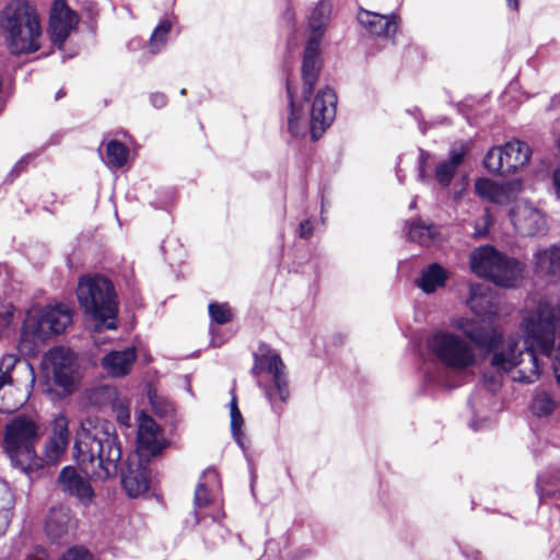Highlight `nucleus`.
Wrapping results in <instances>:
<instances>
[{"label":"nucleus","mask_w":560,"mask_h":560,"mask_svg":"<svg viewBox=\"0 0 560 560\" xmlns=\"http://www.w3.org/2000/svg\"><path fill=\"white\" fill-rule=\"evenodd\" d=\"M121 455V446L110 422L97 417H88L81 422L74 457L86 476L100 480L116 476Z\"/></svg>","instance_id":"f257e3e1"},{"label":"nucleus","mask_w":560,"mask_h":560,"mask_svg":"<svg viewBox=\"0 0 560 560\" xmlns=\"http://www.w3.org/2000/svg\"><path fill=\"white\" fill-rule=\"evenodd\" d=\"M460 330L480 349L491 352L490 364L498 372L508 374L513 382L530 384L537 381L536 358L530 350L517 352V340H503L502 334L495 328H485L474 320L460 317L454 322Z\"/></svg>","instance_id":"f03ea898"},{"label":"nucleus","mask_w":560,"mask_h":560,"mask_svg":"<svg viewBox=\"0 0 560 560\" xmlns=\"http://www.w3.org/2000/svg\"><path fill=\"white\" fill-rule=\"evenodd\" d=\"M521 329L525 339L526 347H521V340L516 336L517 352L530 350L538 368L537 380L540 374V364L535 349L542 354L550 357L555 353V362L560 365V304L549 301H539L533 307L524 310L521 320Z\"/></svg>","instance_id":"7ed1b4c3"},{"label":"nucleus","mask_w":560,"mask_h":560,"mask_svg":"<svg viewBox=\"0 0 560 560\" xmlns=\"http://www.w3.org/2000/svg\"><path fill=\"white\" fill-rule=\"evenodd\" d=\"M0 25L12 54H31L40 48L39 18L27 0H11L2 10Z\"/></svg>","instance_id":"20e7f679"},{"label":"nucleus","mask_w":560,"mask_h":560,"mask_svg":"<svg viewBox=\"0 0 560 560\" xmlns=\"http://www.w3.org/2000/svg\"><path fill=\"white\" fill-rule=\"evenodd\" d=\"M77 296L84 313L95 322V330L116 329L118 299L113 283L100 275L80 278Z\"/></svg>","instance_id":"39448f33"},{"label":"nucleus","mask_w":560,"mask_h":560,"mask_svg":"<svg viewBox=\"0 0 560 560\" xmlns=\"http://www.w3.org/2000/svg\"><path fill=\"white\" fill-rule=\"evenodd\" d=\"M72 316L71 307L62 303L30 310L21 328V351L34 352L46 340L62 334Z\"/></svg>","instance_id":"423d86ee"},{"label":"nucleus","mask_w":560,"mask_h":560,"mask_svg":"<svg viewBox=\"0 0 560 560\" xmlns=\"http://www.w3.org/2000/svg\"><path fill=\"white\" fill-rule=\"evenodd\" d=\"M252 374L257 385L264 389L272 410L279 412L290 395L284 364L279 353L267 346H261L259 353L255 354Z\"/></svg>","instance_id":"0eeeda50"},{"label":"nucleus","mask_w":560,"mask_h":560,"mask_svg":"<svg viewBox=\"0 0 560 560\" xmlns=\"http://www.w3.org/2000/svg\"><path fill=\"white\" fill-rule=\"evenodd\" d=\"M471 271L497 285L511 288L522 277L525 265L500 253L491 245H481L469 255Z\"/></svg>","instance_id":"6e6552de"},{"label":"nucleus","mask_w":560,"mask_h":560,"mask_svg":"<svg viewBox=\"0 0 560 560\" xmlns=\"http://www.w3.org/2000/svg\"><path fill=\"white\" fill-rule=\"evenodd\" d=\"M39 428L34 420L18 416L5 428L3 447L13 467L26 472L36 459Z\"/></svg>","instance_id":"1a4fd4ad"},{"label":"nucleus","mask_w":560,"mask_h":560,"mask_svg":"<svg viewBox=\"0 0 560 560\" xmlns=\"http://www.w3.org/2000/svg\"><path fill=\"white\" fill-rule=\"evenodd\" d=\"M331 4L326 0H320L312 10L308 16L310 36L305 46L302 62L303 93L305 100L312 95L314 85L319 72V44L325 33L326 25L329 22Z\"/></svg>","instance_id":"9d476101"},{"label":"nucleus","mask_w":560,"mask_h":560,"mask_svg":"<svg viewBox=\"0 0 560 560\" xmlns=\"http://www.w3.org/2000/svg\"><path fill=\"white\" fill-rule=\"evenodd\" d=\"M427 347L441 364L454 371H465L477 361L474 347L454 332L440 330L432 334L427 340Z\"/></svg>","instance_id":"9b49d317"},{"label":"nucleus","mask_w":560,"mask_h":560,"mask_svg":"<svg viewBox=\"0 0 560 560\" xmlns=\"http://www.w3.org/2000/svg\"><path fill=\"white\" fill-rule=\"evenodd\" d=\"M47 376L61 389L62 395L73 393L80 381V371L77 357L72 350L65 347H55L44 357Z\"/></svg>","instance_id":"f8f14e48"},{"label":"nucleus","mask_w":560,"mask_h":560,"mask_svg":"<svg viewBox=\"0 0 560 560\" xmlns=\"http://www.w3.org/2000/svg\"><path fill=\"white\" fill-rule=\"evenodd\" d=\"M530 154L527 143L512 140L502 147L491 148L485 156L483 164L491 173L512 174L528 163Z\"/></svg>","instance_id":"ddd939ff"},{"label":"nucleus","mask_w":560,"mask_h":560,"mask_svg":"<svg viewBox=\"0 0 560 560\" xmlns=\"http://www.w3.org/2000/svg\"><path fill=\"white\" fill-rule=\"evenodd\" d=\"M509 215L515 231L522 236L544 235L548 231L545 213L527 200L515 201Z\"/></svg>","instance_id":"4468645a"},{"label":"nucleus","mask_w":560,"mask_h":560,"mask_svg":"<svg viewBox=\"0 0 560 560\" xmlns=\"http://www.w3.org/2000/svg\"><path fill=\"white\" fill-rule=\"evenodd\" d=\"M337 96L332 89L319 90L311 110L310 129L314 141L319 139L336 116Z\"/></svg>","instance_id":"2eb2a0df"},{"label":"nucleus","mask_w":560,"mask_h":560,"mask_svg":"<svg viewBox=\"0 0 560 560\" xmlns=\"http://www.w3.org/2000/svg\"><path fill=\"white\" fill-rule=\"evenodd\" d=\"M78 23V16L65 0H55L50 9L49 34L54 44L61 47Z\"/></svg>","instance_id":"dca6fc26"},{"label":"nucleus","mask_w":560,"mask_h":560,"mask_svg":"<svg viewBox=\"0 0 560 560\" xmlns=\"http://www.w3.org/2000/svg\"><path fill=\"white\" fill-rule=\"evenodd\" d=\"M75 529L77 522L68 508L49 510L45 520V533L51 541L65 544L74 536Z\"/></svg>","instance_id":"f3484780"},{"label":"nucleus","mask_w":560,"mask_h":560,"mask_svg":"<svg viewBox=\"0 0 560 560\" xmlns=\"http://www.w3.org/2000/svg\"><path fill=\"white\" fill-rule=\"evenodd\" d=\"M138 424V450L142 455L156 456L167 446L160 427L155 421L141 412Z\"/></svg>","instance_id":"a211bd4d"},{"label":"nucleus","mask_w":560,"mask_h":560,"mask_svg":"<svg viewBox=\"0 0 560 560\" xmlns=\"http://www.w3.org/2000/svg\"><path fill=\"white\" fill-rule=\"evenodd\" d=\"M357 20L371 35L385 38H392L399 24V18L395 13L380 14L362 8L358 11Z\"/></svg>","instance_id":"6ab92c4d"},{"label":"nucleus","mask_w":560,"mask_h":560,"mask_svg":"<svg viewBox=\"0 0 560 560\" xmlns=\"http://www.w3.org/2000/svg\"><path fill=\"white\" fill-rule=\"evenodd\" d=\"M470 150L468 141L454 142L450 149L448 159L440 162L435 167V179L442 187H448L452 183L457 168L464 162L466 154Z\"/></svg>","instance_id":"aec40b11"},{"label":"nucleus","mask_w":560,"mask_h":560,"mask_svg":"<svg viewBox=\"0 0 560 560\" xmlns=\"http://www.w3.org/2000/svg\"><path fill=\"white\" fill-rule=\"evenodd\" d=\"M467 305L481 322H492L497 315L494 296L481 284L470 285Z\"/></svg>","instance_id":"412c9836"},{"label":"nucleus","mask_w":560,"mask_h":560,"mask_svg":"<svg viewBox=\"0 0 560 560\" xmlns=\"http://www.w3.org/2000/svg\"><path fill=\"white\" fill-rule=\"evenodd\" d=\"M58 483L65 493L78 498L84 504L91 502L94 495L90 482L71 466L62 468L58 477Z\"/></svg>","instance_id":"4be33fe9"},{"label":"nucleus","mask_w":560,"mask_h":560,"mask_svg":"<svg viewBox=\"0 0 560 560\" xmlns=\"http://www.w3.org/2000/svg\"><path fill=\"white\" fill-rule=\"evenodd\" d=\"M475 191L479 197L497 205H506L514 198L512 184H499L483 177L475 182Z\"/></svg>","instance_id":"5701e85b"},{"label":"nucleus","mask_w":560,"mask_h":560,"mask_svg":"<svg viewBox=\"0 0 560 560\" xmlns=\"http://www.w3.org/2000/svg\"><path fill=\"white\" fill-rule=\"evenodd\" d=\"M534 268L540 277H560V244L537 249L534 254Z\"/></svg>","instance_id":"b1692460"},{"label":"nucleus","mask_w":560,"mask_h":560,"mask_svg":"<svg viewBox=\"0 0 560 560\" xmlns=\"http://www.w3.org/2000/svg\"><path fill=\"white\" fill-rule=\"evenodd\" d=\"M137 353L133 347L112 351L102 359L103 369L112 376L119 377L128 374L136 362Z\"/></svg>","instance_id":"393cba45"},{"label":"nucleus","mask_w":560,"mask_h":560,"mask_svg":"<svg viewBox=\"0 0 560 560\" xmlns=\"http://www.w3.org/2000/svg\"><path fill=\"white\" fill-rule=\"evenodd\" d=\"M448 279V272L441 265L434 262L429 265L421 271L417 279V287L425 294L434 293L438 289L443 288Z\"/></svg>","instance_id":"a878e982"},{"label":"nucleus","mask_w":560,"mask_h":560,"mask_svg":"<svg viewBox=\"0 0 560 560\" xmlns=\"http://www.w3.org/2000/svg\"><path fill=\"white\" fill-rule=\"evenodd\" d=\"M121 482L127 494L137 498L149 489L150 471L147 467L139 465L137 469H129L124 474Z\"/></svg>","instance_id":"bb28decb"},{"label":"nucleus","mask_w":560,"mask_h":560,"mask_svg":"<svg viewBox=\"0 0 560 560\" xmlns=\"http://www.w3.org/2000/svg\"><path fill=\"white\" fill-rule=\"evenodd\" d=\"M409 240L421 246H430L439 241L440 228L433 223H427L418 218L411 221L409 231Z\"/></svg>","instance_id":"cd10ccee"},{"label":"nucleus","mask_w":560,"mask_h":560,"mask_svg":"<svg viewBox=\"0 0 560 560\" xmlns=\"http://www.w3.org/2000/svg\"><path fill=\"white\" fill-rule=\"evenodd\" d=\"M287 93L290 105L288 131L294 138L303 137L306 133L307 124L303 117L302 108H300L293 100V92L289 81L287 82Z\"/></svg>","instance_id":"c85d7f7f"},{"label":"nucleus","mask_w":560,"mask_h":560,"mask_svg":"<svg viewBox=\"0 0 560 560\" xmlns=\"http://www.w3.org/2000/svg\"><path fill=\"white\" fill-rule=\"evenodd\" d=\"M537 491L539 500L556 499L560 497V472L549 470L537 479Z\"/></svg>","instance_id":"c756f323"},{"label":"nucleus","mask_w":560,"mask_h":560,"mask_svg":"<svg viewBox=\"0 0 560 560\" xmlns=\"http://www.w3.org/2000/svg\"><path fill=\"white\" fill-rule=\"evenodd\" d=\"M557 406V401L547 390L537 388L533 394L529 409L535 417L546 418L553 413Z\"/></svg>","instance_id":"7c9ffc66"},{"label":"nucleus","mask_w":560,"mask_h":560,"mask_svg":"<svg viewBox=\"0 0 560 560\" xmlns=\"http://www.w3.org/2000/svg\"><path fill=\"white\" fill-rule=\"evenodd\" d=\"M130 151L127 145L118 140H109L106 143V154L103 159L112 168H121L128 162Z\"/></svg>","instance_id":"2f4dec72"},{"label":"nucleus","mask_w":560,"mask_h":560,"mask_svg":"<svg viewBox=\"0 0 560 560\" xmlns=\"http://www.w3.org/2000/svg\"><path fill=\"white\" fill-rule=\"evenodd\" d=\"M118 390L115 386L102 385L93 387L85 393V400L91 406L106 407L117 399Z\"/></svg>","instance_id":"473e14b6"},{"label":"nucleus","mask_w":560,"mask_h":560,"mask_svg":"<svg viewBox=\"0 0 560 560\" xmlns=\"http://www.w3.org/2000/svg\"><path fill=\"white\" fill-rule=\"evenodd\" d=\"M14 508V497L3 483L0 485V537L7 532Z\"/></svg>","instance_id":"72a5a7b5"},{"label":"nucleus","mask_w":560,"mask_h":560,"mask_svg":"<svg viewBox=\"0 0 560 560\" xmlns=\"http://www.w3.org/2000/svg\"><path fill=\"white\" fill-rule=\"evenodd\" d=\"M230 418H231V433L234 441L242 448H246V436L242 431L244 425L243 416L237 406V398L235 395L232 396L230 401Z\"/></svg>","instance_id":"f704fd0d"},{"label":"nucleus","mask_w":560,"mask_h":560,"mask_svg":"<svg viewBox=\"0 0 560 560\" xmlns=\"http://www.w3.org/2000/svg\"><path fill=\"white\" fill-rule=\"evenodd\" d=\"M171 30L172 23L168 20H162L158 24L149 40V49L151 54H158L162 50L167 43Z\"/></svg>","instance_id":"c9c22d12"},{"label":"nucleus","mask_w":560,"mask_h":560,"mask_svg":"<svg viewBox=\"0 0 560 560\" xmlns=\"http://www.w3.org/2000/svg\"><path fill=\"white\" fill-rule=\"evenodd\" d=\"M211 320L218 325H224L232 320V311L228 303L211 302L208 306Z\"/></svg>","instance_id":"e433bc0d"},{"label":"nucleus","mask_w":560,"mask_h":560,"mask_svg":"<svg viewBox=\"0 0 560 560\" xmlns=\"http://www.w3.org/2000/svg\"><path fill=\"white\" fill-rule=\"evenodd\" d=\"M19 359L13 354H5L0 360V390L12 385L11 372L16 366Z\"/></svg>","instance_id":"4c0bfd02"},{"label":"nucleus","mask_w":560,"mask_h":560,"mask_svg":"<svg viewBox=\"0 0 560 560\" xmlns=\"http://www.w3.org/2000/svg\"><path fill=\"white\" fill-rule=\"evenodd\" d=\"M69 441L65 438L50 436L45 447V456L48 462H56L66 451Z\"/></svg>","instance_id":"58836bf2"},{"label":"nucleus","mask_w":560,"mask_h":560,"mask_svg":"<svg viewBox=\"0 0 560 560\" xmlns=\"http://www.w3.org/2000/svg\"><path fill=\"white\" fill-rule=\"evenodd\" d=\"M112 409L116 415V420L124 427H130L129 401L126 397L118 393L117 399L112 405Z\"/></svg>","instance_id":"ea45409f"},{"label":"nucleus","mask_w":560,"mask_h":560,"mask_svg":"<svg viewBox=\"0 0 560 560\" xmlns=\"http://www.w3.org/2000/svg\"><path fill=\"white\" fill-rule=\"evenodd\" d=\"M12 304L2 305L0 308V339L10 336L14 331Z\"/></svg>","instance_id":"a19ab883"},{"label":"nucleus","mask_w":560,"mask_h":560,"mask_svg":"<svg viewBox=\"0 0 560 560\" xmlns=\"http://www.w3.org/2000/svg\"><path fill=\"white\" fill-rule=\"evenodd\" d=\"M52 436L65 438L69 441V421L62 413L58 415L52 421Z\"/></svg>","instance_id":"79ce46f5"},{"label":"nucleus","mask_w":560,"mask_h":560,"mask_svg":"<svg viewBox=\"0 0 560 560\" xmlns=\"http://www.w3.org/2000/svg\"><path fill=\"white\" fill-rule=\"evenodd\" d=\"M490 223H491V217H490L489 211L486 210L485 213L476 220L475 231L472 233V236L475 238L486 237L489 232Z\"/></svg>","instance_id":"37998d69"},{"label":"nucleus","mask_w":560,"mask_h":560,"mask_svg":"<svg viewBox=\"0 0 560 560\" xmlns=\"http://www.w3.org/2000/svg\"><path fill=\"white\" fill-rule=\"evenodd\" d=\"M59 560H94L89 550L83 547L70 548Z\"/></svg>","instance_id":"c03bdc74"},{"label":"nucleus","mask_w":560,"mask_h":560,"mask_svg":"<svg viewBox=\"0 0 560 560\" xmlns=\"http://www.w3.org/2000/svg\"><path fill=\"white\" fill-rule=\"evenodd\" d=\"M210 502L209 492L205 483L199 482L195 491V504L199 508L208 505Z\"/></svg>","instance_id":"a18cd8bd"},{"label":"nucleus","mask_w":560,"mask_h":560,"mask_svg":"<svg viewBox=\"0 0 560 560\" xmlns=\"http://www.w3.org/2000/svg\"><path fill=\"white\" fill-rule=\"evenodd\" d=\"M313 234V225L311 223L310 220H305L303 222L300 223V226H299V236L301 238H308L311 237Z\"/></svg>","instance_id":"49530a36"},{"label":"nucleus","mask_w":560,"mask_h":560,"mask_svg":"<svg viewBox=\"0 0 560 560\" xmlns=\"http://www.w3.org/2000/svg\"><path fill=\"white\" fill-rule=\"evenodd\" d=\"M150 101L155 108H163L167 104V98L163 93L151 94Z\"/></svg>","instance_id":"de8ad7c7"},{"label":"nucleus","mask_w":560,"mask_h":560,"mask_svg":"<svg viewBox=\"0 0 560 560\" xmlns=\"http://www.w3.org/2000/svg\"><path fill=\"white\" fill-rule=\"evenodd\" d=\"M552 186L557 198L560 200V168H557L553 172Z\"/></svg>","instance_id":"09e8293b"},{"label":"nucleus","mask_w":560,"mask_h":560,"mask_svg":"<svg viewBox=\"0 0 560 560\" xmlns=\"http://www.w3.org/2000/svg\"><path fill=\"white\" fill-rule=\"evenodd\" d=\"M419 179L420 180H424L425 178V174H424V152L421 151V155H420V167H419Z\"/></svg>","instance_id":"8fccbe9b"},{"label":"nucleus","mask_w":560,"mask_h":560,"mask_svg":"<svg viewBox=\"0 0 560 560\" xmlns=\"http://www.w3.org/2000/svg\"><path fill=\"white\" fill-rule=\"evenodd\" d=\"M508 7L514 11L518 10V0H506Z\"/></svg>","instance_id":"3c124183"},{"label":"nucleus","mask_w":560,"mask_h":560,"mask_svg":"<svg viewBox=\"0 0 560 560\" xmlns=\"http://www.w3.org/2000/svg\"><path fill=\"white\" fill-rule=\"evenodd\" d=\"M555 377H556V381L558 383V385L560 386V365L556 364L555 365Z\"/></svg>","instance_id":"603ef678"},{"label":"nucleus","mask_w":560,"mask_h":560,"mask_svg":"<svg viewBox=\"0 0 560 560\" xmlns=\"http://www.w3.org/2000/svg\"><path fill=\"white\" fill-rule=\"evenodd\" d=\"M24 163H25V160H24V159H22L21 161H19V162L15 164V166H14V168H13V172H16V173H18V172H20V170L22 168V166H23V164H24Z\"/></svg>","instance_id":"864d4df0"},{"label":"nucleus","mask_w":560,"mask_h":560,"mask_svg":"<svg viewBox=\"0 0 560 560\" xmlns=\"http://www.w3.org/2000/svg\"><path fill=\"white\" fill-rule=\"evenodd\" d=\"M203 476L205 477H212V478L215 479L217 478V471L213 470V469H209V470L205 471Z\"/></svg>","instance_id":"5fc2aeb1"},{"label":"nucleus","mask_w":560,"mask_h":560,"mask_svg":"<svg viewBox=\"0 0 560 560\" xmlns=\"http://www.w3.org/2000/svg\"><path fill=\"white\" fill-rule=\"evenodd\" d=\"M416 208H417V200L415 199V200H412V201L410 202V205H409V209H410V210H413V209H416Z\"/></svg>","instance_id":"6e6d98bb"},{"label":"nucleus","mask_w":560,"mask_h":560,"mask_svg":"<svg viewBox=\"0 0 560 560\" xmlns=\"http://www.w3.org/2000/svg\"><path fill=\"white\" fill-rule=\"evenodd\" d=\"M63 95L65 94H63L62 90L58 91L57 94H56V100L61 98Z\"/></svg>","instance_id":"4d7b16f0"},{"label":"nucleus","mask_w":560,"mask_h":560,"mask_svg":"<svg viewBox=\"0 0 560 560\" xmlns=\"http://www.w3.org/2000/svg\"><path fill=\"white\" fill-rule=\"evenodd\" d=\"M25 369H27L31 372V374L33 375V370L30 364H25Z\"/></svg>","instance_id":"13d9d810"},{"label":"nucleus","mask_w":560,"mask_h":560,"mask_svg":"<svg viewBox=\"0 0 560 560\" xmlns=\"http://www.w3.org/2000/svg\"><path fill=\"white\" fill-rule=\"evenodd\" d=\"M420 130H421L422 133L425 132V128L422 125H420Z\"/></svg>","instance_id":"bf43d9fd"},{"label":"nucleus","mask_w":560,"mask_h":560,"mask_svg":"<svg viewBox=\"0 0 560 560\" xmlns=\"http://www.w3.org/2000/svg\"><path fill=\"white\" fill-rule=\"evenodd\" d=\"M2 409H4L5 411H11V407H1Z\"/></svg>","instance_id":"052dcab7"},{"label":"nucleus","mask_w":560,"mask_h":560,"mask_svg":"<svg viewBox=\"0 0 560 560\" xmlns=\"http://www.w3.org/2000/svg\"><path fill=\"white\" fill-rule=\"evenodd\" d=\"M180 94H183V95H184V94H186V90H185V89H182V90H180Z\"/></svg>","instance_id":"680f3d73"},{"label":"nucleus","mask_w":560,"mask_h":560,"mask_svg":"<svg viewBox=\"0 0 560 560\" xmlns=\"http://www.w3.org/2000/svg\"><path fill=\"white\" fill-rule=\"evenodd\" d=\"M212 343H213L214 346H220V343H215V340H214V339H212Z\"/></svg>","instance_id":"e2e57ef3"}]
</instances>
